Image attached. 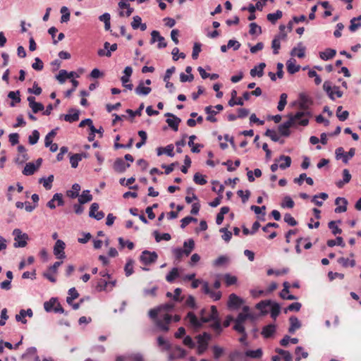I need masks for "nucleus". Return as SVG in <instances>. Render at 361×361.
<instances>
[{
  "label": "nucleus",
  "mask_w": 361,
  "mask_h": 361,
  "mask_svg": "<svg viewBox=\"0 0 361 361\" xmlns=\"http://www.w3.org/2000/svg\"><path fill=\"white\" fill-rule=\"evenodd\" d=\"M57 303L56 298H52L49 301L45 302L44 303V310L49 312L51 311H54L56 304Z\"/></svg>",
  "instance_id": "4c0bfd02"
},
{
  "label": "nucleus",
  "mask_w": 361,
  "mask_h": 361,
  "mask_svg": "<svg viewBox=\"0 0 361 361\" xmlns=\"http://www.w3.org/2000/svg\"><path fill=\"white\" fill-rule=\"evenodd\" d=\"M143 109H144V104L142 103L140 105L139 108L137 109V111H134L131 109H127L126 113H128L131 118H134L136 116H140L142 114V111L143 110Z\"/></svg>",
  "instance_id": "13d9d810"
},
{
  "label": "nucleus",
  "mask_w": 361,
  "mask_h": 361,
  "mask_svg": "<svg viewBox=\"0 0 361 361\" xmlns=\"http://www.w3.org/2000/svg\"><path fill=\"white\" fill-rule=\"evenodd\" d=\"M283 13L280 10H277L275 13H269L267 18L271 23L274 24L279 19L281 18Z\"/></svg>",
  "instance_id": "c85d7f7f"
},
{
  "label": "nucleus",
  "mask_w": 361,
  "mask_h": 361,
  "mask_svg": "<svg viewBox=\"0 0 361 361\" xmlns=\"http://www.w3.org/2000/svg\"><path fill=\"white\" fill-rule=\"evenodd\" d=\"M130 166V164L129 163H126L121 158H117L114 163L113 169L116 172L122 173L125 172Z\"/></svg>",
  "instance_id": "f8f14e48"
},
{
  "label": "nucleus",
  "mask_w": 361,
  "mask_h": 361,
  "mask_svg": "<svg viewBox=\"0 0 361 361\" xmlns=\"http://www.w3.org/2000/svg\"><path fill=\"white\" fill-rule=\"evenodd\" d=\"M53 181H54V176L53 175L49 176L48 178H42L39 180V182L40 183L43 184V186L47 190H50L51 188V186H52L51 183Z\"/></svg>",
  "instance_id": "473e14b6"
},
{
  "label": "nucleus",
  "mask_w": 361,
  "mask_h": 361,
  "mask_svg": "<svg viewBox=\"0 0 361 361\" xmlns=\"http://www.w3.org/2000/svg\"><path fill=\"white\" fill-rule=\"evenodd\" d=\"M193 180L196 184L200 185H204L207 183V180L204 178V176L200 173H195Z\"/></svg>",
  "instance_id": "09e8293b"
},
{
  "label": "nucleus",
  "mask_w": 361,
  "mask_h": 361,
  "mask_svg": "<svg viewBox=\"0 0 361 361\" xmlns=\"http://www.w3.org/2000/svg\"><path fill=\"white\" fill-rule=\"evenodd\" d=\"M82 159V154H75L72 155L70 157V163L71 164V166L73 168L75 169L78 165V162L80 161H81Z\"/></svg>",
  "instance_id": "79ce46f5"
},
{
  "label": "nucleus",
  "mask_w": 361,
  "mask_h": 361,
  "mask_svg": "<svg viewBox=\"0 0 361 361\" xmlns=\"http://www.w3.org/2000/svg\"><path fill=\"white\" fill-rule=\"evenodd\" d=\"M271 304L272 301L271 300H262L256 305V308L260 310L263 314H265L267 311H264V310Z\"/></svg>",
  "instance_id": "58836bf2"
},
{
  "label": "nucleus",
  "mask_w": 361,
  "mask_h": 361,
  "mask_svg": "<svg viewBox=\"0 0 361 361\" xmlns=\"http://www.w3.org/2000/svg\"><path fill=\"white\" fill-rule=\"evenodd\" d=\"M288 72L290 74H294L296 72L299 71L300 66L299 65H296V61L295 59H289L286 63Z\"/></svg>",
  "instance_id": "5701e85b"
},
{
  "label": "nucleus",
  "mask_w": 361,
  "mask_h": 361,
  "mask_svg": "<svg viewBox=\"0 0 361 361\" xmlns=\"http://www.w3.org/2000/svg\"><path fill=\"white\" fill-rule=\"evenodd\" d=\"M69 114H61L60 116V118H63L66 121L69 123H73L75 121H78L79 119V110L75 109H70Z\"/></svg>",
  "instance_id": "4468645a"
},
{
  "label": "nucleus",
  "mask_w": 361,
  "mask_h": 361,
  "mask_svg": "<svg viewBox=\"0 0 361 361\" xmlns=\"http://www.w3.org/2000/svg\"><path fill=\"white\" fill-rule=\"evenodd\" d=\"M290 55L293 56H297L300 59L304 58L305 56V47L302 46L301 42L298 43V46L291 50Z\"/></svg>",
  "instance_id": "a211bd4d"
},
{
  "label": "nucleus",
  "mask_w": 361,
  "mask_h": 361,
  "mask_svg": "<svg viewBox=\"0 0 361 361\" xmlns=\"http://www.w3.org/2000/svg\"><path fill=\"white\" fill-rule=\"evenodd\" d=\"M158 255L155 252L145 250L142 252L140 259L145 265H149L157 261Z\"/></svg>",
  "instance_id": "0eeeda50"
},
{
  "label": "nucleus",
  "mask_w": 361,
  "mask_h": 361,
  "mask_svg": "<svg viewBox=\"0 0 361 361\" xmlns=\"http://www.w3.org/2000/svg\"><path fill=\"white\" fill-rule=\"evenodd\" d=\"M37 167H35V164L32 162H29L26 164L24 169L23 171V173L25 176H31L34 174V173L37 171Z\"/></svg>",
  "instance_id": "bb28decb"
},
{
  "label": "nucleus",
  "mask_w": 361,
  "mask_h": 361,
  "mask_svg": "<svg viewBox=\"0 0 361 361\" xmlns=\"http://www.w3.org/2000/svg\"><path fill=\"white\" fill-rule=\"evenodd\" d=\"M301 307H302L301 303H300L298 302H293V303H291L290 305H289L287 307V308L285 309L284 312L287 313L288 311L298 312L300 310Z\"/></svg>",
  "instance_id": "5fc2aeb1"
},
{
  "label": "nucleus",
  "mask_w": 361,
  "mask_h": 361,
  "mask_svg": "<svg viewBox=\"0 0 361 361\" xmlns=\"http://www.w3.org/2000/svg\"><path fill=\"white\" fill-rule=\"evenodd\" d=\"M243 303V300L235 293H231L228 297V307L230 309H238Z\"/></svg>",
  "instance_id": "9b49d317"
},
{
  "label": "nucleus",
  "mask_w": 361,
  "mask_h": 361,
  "mask_svg": "<svg viewBox=\"0 0 361 361\" xmlns=\"http://www.w3.org/2000/svg\"><path fill=\"white\" fill-rule=\"evenodd\" d=\"M149 317L152 319L156 326L161 331L167 332L169 330V324L171 323V315L168 313H162L159 308L151 309L149 311Z\"/></svg>",
  "instance_id": "f03ea898"
},
{
  "label": "nucleus",
  "mask_w": 361,
  "mask_h": 361,
  "mask_svg": "<svg viewBox=\"0 0 361 361\" xmlns=\"http://www.w3.org/2000/svg\"><path fill=\"white\" fill-rule=\"evenodd\" d=\"M343 107L341 106H338L336 110V116L341 121H345L349 116V112L348 111H341Z\"/></svg>",
  "instance_id": "f704fd0d"
},
{
  "label": "nucleus",
  "mask_w": 361,
  "mask_h": 361,
  "mask_svg": "<svg viewBox=\"0 0 361 361\" xmlns=\"http://www.w3.org/2000/svg\"><path fill=\"white\" fill-rule=\"evenodd\" d=\"M13 235L15 236V243L13 244L15 247H24L26 246L27 240L28 239V235L26 233H23L20 229L16 228L13 231Z\"/></svg>",
  "instance_id": "39448f33"
},
{
  "label": "nucleus",
  "mask_w": 361,
  "mask_h": 361,
  "mask_svg": "<svg viewBox=\"0 0 361 361\" xmlns=\"http://www.w3.org/2000/svg\"><path fill=\"white\" fill-rule=\"evenodd\" d=\"M92 200V195L90 193V190H84L78 199L80 204L90 202Z\"/></svg>",
  "instance_id": "7c9ffc66"
},
{
  "label": "nucleus",
  "mask_w": 361,
  "mask_h": 361,
  "mask_svg": "<svg viewBox=\"0 0 361 361\" xmlns=\"http://www.w3.org/2000/svg\"><path fill=\"white\" fill-rule=\"evenodd\" d=\"M80 190V185L78 183H75L72 186V189L67 191V195L71 198H75L79 195Z\"/></svg>",
  "instance_id": "2f4dec72"
},
{
  "label": "nucleus",
  "mask_w": 361,
  "mask_h": 361,
  "mask_svg": "<svg viewBox=\"0 0 361 361\" xmlns=\"http://www.w3.org/2000/svg\"><path fill=\"white\" fill-rule=\"evenodd\" d=\"M197 353L199 355L203 354L208 348V343L212 338V336L204 332L202 334L199 335L197 337Z\"/></svg>",
  "instance_id": "20e7f679"
},
{
  "label": "nucleus",
  "mask_w": 361,
  "mask_h": 361,
  "mask_svg": "<svg viewBox=\"0 0 361 361\" xmlns=\"http://www.w3.org/2000/svg\"><path fill=\"white\" fill-rule=\"evenodd\" d=\"M224 279L227 286H230L231 285L236 283L238 281L236 276H232L230 274H224Z\"/></svg>",
  "instance_id": "49530a36"
},
{
  "label": "nucleus",
  "mask_w": 361,
  "mask_h": 361,
  "mask_svg": "<svg viewBox=\"0 0 361 361\" xmlns=\"http://www.w3.org/2000/svg\"><path fill=\"white\" fill-rule=\"evenodd\" d=\"M294 202L291 197L290 196H286L281 205L283 207L291 209L294 207Z\"/></svg>",
  "instance_id": "338daca9"
},
{
  "label": "nucleus",
  "mask_w": 361,
  "mask_h": 361,
  "mask_svg": "<svg viewBox=\"0 0 361 361\" xmlns=\"http://www.w3.org/2000/svg\"><path fill=\"white\" fill-rule=\"evenodd\" d=\"M276 332V326L274 324H269L263 327L262 335L267 338L271 337Z\"/></svg>",
  "instance_id": "412c9836"
},
{
  "label": "nucleus",
  "mask_w": 361,
  "mask_h": 361,
  "mask_svg": "<svg viewBox=\"0 0 361 361\" xmlns=\"http://www.w3.org/2000/svg\"><path fill=\"white\" fill-rule=\"evenodd\" d=\"M295 355H296L295 361H300V359H301V357L300 355V354H301L302 357H303V358H306L308 356V353L307 352L304 351L303 348L302 347H300V346H298L295 348Z\"/></svg>",
  "instance_id": "de8ad7c7"
},
{
  "label": "nucleus",
  "mask_w": 361,
  "mask_h": 361,
  "mask_svg": "<svg viewBox=\"0 0 361 361\" xmlns=\"http://www.w3.org/2000/svg\"><path fill=\"white\" fill-rule=\"evenodd\" d=\"M271 307V317L276 319V317L279 316L281 312V307L279 303L273 302L272 304L270 305Z\"/></svg>",
  "instance_id": "c756f323"
},
{
  "label": "nucleus",
  "mask_w": 361,
  "mask_h": 361,
  "mask_svg": "<svg viewBox=\"0 0 361 361\" xmlns=\"http://www.w3.org/2000/svg\"><path fill=\"white\" fill-rule=\"evenodd\" d=\"M287 94L286 93H282L280 95V100L279 102L277 109L279 111H281L284 109L285 106L287 104Z\"/></svg>",
  "instance_id": "c03bdc74"
},
{
  "label": "nucleus",
  "mask_w": 361,
  "mask_h": 361,
  "mask_svg": "<svg viewBox=\"0 0 361 361\" xmlns=\"http://www.w3.org/2000/svg\"><path fill=\"white\" fill-rule=\"evenodd\" d=\"M336 158L337 159H341V157L343 158V161L345 163V164H347L348 163V157H347V155L344 153V150L343 149V147H338L336 149Z\"/></svg>",
  "instance_id": "8fccbe9b"
},
{
  "label": "nucleus",
  "mask_w": 361,
  "mask_h": 361,
  "mask_svg": "<svg viewBox=\"0 0 361 361\" xmlns=\"http://www.w3.org/2000/svg\"><path fill=\"white\" fill-rule=\"evenodd\" d=\"M276 352L283 358L284 361H292L293 357L290 352L281 348H276Z\"/></svg>",
  "instance_id": "c9c22d12"
},
{
  "label": "nucleus",
  "mask_w": 361,
  "mask_h": 361,
  "mask_svg": "<svg viewBox=\"0 0 361 361\" xmlns=\"http://www.w3.org/2000/svg\"><path fill=\"white\" fill-rule=\"evenodd\" d=\"M66 244L61 240H57L54 246V254L57 259H62L66 258V254L64 252Z\"/></svg>",
  "instance_id": "1a4fd4ad"
},
{
  "label": "nucleus",
  "mask_w": 361,
  "mask_h": 361,
  "mask_svg": "<svg viewBox=\"0 0 361 361\" xmlns=\"http://www.w3.org/2000/svg\"><path fill=\"white\" fill-rule=\"evenodd\" d=\"M118 240L121 248H123L126 245L129 250H133L134 248V243L133 242L129 240L126 242L121 237L118 238Z\"/></svg>",
  "instance_id": "e2e57ef3"
},
{
  "label": "nucleus",
  "mask_w": 361,
  "mask_h": 361,
  "mask_svg": "<svg viewBox=\"0 0 361 361\" xmlns=\"http://www.w3.org/2000/svg\"><path fill=\"white\" fill-rule=\"evenodd\" d=\"M133 262L132 259H128L124 268L126 276H130L133 273Z\"/></svg>",
  "instance_id": "37998d69"
},
{
  "label": "nucleus",
  "mask_w": 361,
  "mask_h": 361,
  "mask_svg": "<svg viewBox=\"0 0 361 361\" xmlns=\"http://www.w3.org/2000/svg\"><path fill=\"white\" fill-rule=\"evenodd\" d=\"M300 106L302 109L304 110L303 112L305 113V115H308V112L305 111L307 109H308V106L310 104V99L305 96V95H300Z\"/></svg>",
  "instance_id": "cd10ccee"
},
{
  "label": "nucleus",
  "mask_w": 361,
  "mask_h": 361,
  "mask_svg": "<svg viewBox=\"0 0 361 361\" xmlns=\"http://www.w3.org/2000/svg\"><path fill=\"white\" fill-rule=\"evenodd\" d=\"M32 67L36 71H42L44 67L42 61L38 57L35 58V62L32 64Z\"/></svg>",
  "instance_id": "774afa93"
},
{
  "label": "nucleus",
  "mask_w": 361,
  "mask_h": 361,
  "mask_svg": "<svg viewBox=\"0 0 361 361\" xmlns=\"http://www.w3.org/2000/svg\"><path fill=\"white\" fill-rule=\"evenodd\" d=\"M99 204L94 202L91 204L90 208L89 216L97 220H101L104 217V213L102 211H98Z\"/></svg>",
  "instance_id": "ddd939ff"
},
{
  "label": "nucleus",
  "mask_w": 361,
  "mask_h": 361,
  "mask_svg": "<svg viewBox=\"0 0 361 361\" xmlns=\"http://www.w3.org/2000/svg\"><path fill=\"white\" fill-rule=\"evenodd\" d=\"M328 226L334 235L341 234L342 232V230L336 226V223L334 221L329 222Z\"/></svg>",
  "instance_id": "6e6d98bb"
},
{
  "label": "nucleus",
  "mask_w": 361,
  "mask_h": 361,
  "mask_svg": "<svg viewBox=\"0 0 361 361\" xmlns=\"http://www.w3.org/2000/svg\"><path fill=\"white\" fill-rule=\"evenodd\" d=\"M250 35H255V34H261L262 33V28L260 26L257 25L255 23H251L250 24Z\"/></svg>",
  "instance_id": "680f3d73"
},
{
  "label": "nucleus",
  "mask_w": 361,
  "mask_h": 361,
  "mask_svg": "<svg viewBox=\"0 0 361 361\" xmlns=\"http://www.w3.org/2000/svg\"><path fill=\"white\" fill-rule=\"evenodd\" d=\"M262 354H263V353H262V350L261 348H258L255 350H247L245 352V355L247 357H250L252 358H256V359L260 358L262 356Z\"/></svg>",
  "instance_id": "72a5a7b5"
},
{
  "label": "nucleus",
  "mask_w": 361,
  "mask_h": 361,
  "mask_svg": "<svg viewBox=\"0 0 361 361\" xmlns=\"http://www.w3.org/2000/svg\"><path fill=\"white\" fill-rule=\"evenodd\" d=\"M305 114V112L298 111L295 115H289V119L279 126L278 128L280 134L285 137L289 136L290 133L289 128L297 123L306 126L309 123V120L308 118H303Z\"/></svg>",
  "instance_id": "f257e3e1"
},
{
  "label": "nucleus",
  "mask_w": 361,
  "mask_h": 361,
  "mask_svg": "<svg viewBox=\"0 0 361 361\" xmlns=\"http://www.w3.org/2000/svg\"><path fill=\"white\" fill-rule=\"evenodd\" d=\"M152 89L149 87H145L143 82H140L138 86L135 89V92L138 95H147L150 93Z\"/></svg>",
  "instance_id": "393cba45"
},
{
  "label": "nucleus",
  "mask_w": 361,
  "mask_h": 361,
  "mask_svg": "<svg viewBox=\"0 0 361 361\" xmlns=\"http://www.w3.org/2000/svg\"><path fill=\"white\" fill-rule=\"evenodd\" d=\"M289 286H289V283L288 282H284L283 283V289L281 292L280 296L281 297V298H283L284 300H296L297 298L295 295H286V293H289Z\"/></svg>",
  "instance_id": "b1692460"
},
{
  "label": "nucleus",
  "mask_w": 361,
  "mask_h": 361,
  "mask_svg": "<svg viewBox=\"0 0 361 361\" xmlns=\"http://www.w3.org/2000/svg\"><path fill=\"white\" fill-rule=\"evenodd\" d=\"M61 261L56 262L52 266L49 267L48 271L43 274V276L49 281L55 283L56 279L53 276L54 274L57 273L58 268L62 264Z\"/></svg>",
  "instance_id": "9d476101"
},
{
  "label": "nucleus",
  "mask_w": 361,
  "mask_h": 361,
  "mask_svg": "<svg viewBox=\"0 0 361 361\" xmlns=\"http://www.w3.org/2000/svg\"><path fill=\"white\" fill-rule=\"evenodd\" d=\"M179 276L178 269L176 267L172 269V270L166 275V280L172 283L177 277Z\"/></svg>",
  "instance_id": "e433bc0d"
},
{
  "label": "nucleus",
  "mask_w": 361,
  "mask_h": 361,
  "mask_svg": "<svg viewBox=\"0 0 361 361\" xmlns=\"http://www.w3.org/2000/svg\"><path fill=\"white\" fill-rule=\"evenodd\" d=\"M108 287V281L104 280V279H100L99 280V281L97 282V290L98 291H103V290H105Z\"/></svg>",
  "instance_id": "69168bd1"
},
{
  "label": "nucleus",
  "mask_w": 361,
  "mask_h": 361,
  "mask_svg": "<svg viewBox=\"0 0 361 361\" xmlns=\"http://www.w3.org/2000/svg\"><path fill=\"white\" fill-rule=\"evenodd\" d=\"M271 48L274 54H279V50L281 48V42L279 37H275L271 42Z\"/></svg>",
  "instance_id": "052dcab7"
},
{
  "label": "nucleus",
  "mask_w": 361,
  "mask_h": 361,
  "mask_svg": "<svg viewBox=\"0 0 361 361\" xmlns=\"http://www.w3.org/2000/svg\"><path fill=\"white\" fill-rule=\"evenodd\" d=\"M224 106L221 104H217L214 107L208 106L204 108V111L208 116H207V121L212 123L216 122V118L214 116L217 114V111H222Z\"/></svg>",
  "instance_id": "6e6552de"
},
{
  "label": "nucleus",
  "mask_w": 361,
  "mask_h": 361,
  "mask_svg": "<svg viewBox=\"0 0 361 361\" xmlns=\"http://www.w3.org/2000/svg\"><path fill=\"white\" fill-rule=\"evenodd\" d=\"M289 322L290 326L288 328V332L290 334H293L296 330L301 327V322L296 317H290L289 318Z\"/></svg>",
  "instance_id": "f3484780"
},
{
  "label": "nucleus",
  "mask_w": 361,
  "mask_h": 361,
  "mask_svg": "<svg viewBox=\"0 0 361 361\" xmlns=\"http://www.w3.org/2000/svg\"><path fill=\"white\" fill-rule=\"evenodd\" d=\"M190 325L195 329L200 328L204 323L212 320L218 319V311L216 306H212L210 308V313L207 316H202V321H199L198 318L192 312H189L185 317Z\"/></svg>",
  "instance_id": "7ed1b4c3"
},
{
  "label": "nucleus",
  "mask_w": 361,
  "mask_h": 361,
  "mask_svg": "<svg viewBox=\"0 0 361 361\" xmlns=\"http://www.w3.org/2000/svg\"><path fill=\"white\" fill-rule=\"evenodd\" d=\"M180 121V118H178L177 116H173V118H168L166 119V123H168L169 126H170L174 131H178V125Z\"/></svg>",
  "instance_id": "a878e982"
},
{
  "label": "nucleus",
  "mask_w": 361,
  "mask_h": 361,
  "mask_svg": "<svg viewBox=\"0 0 361 361\" xmlns=\"http://www.w3.org/2000/svg\"><path fill=\"white\" fill-rule=\"evenodd\" d=\"M329 247H334L335 245H339L341 247L345 246V243H343V238L340 236L337 237L336 240H329L326 243Z\"/></svg>",
  "instance_id": "a18cd8bd"
},
{
  "label": "nucleus",
  "mask_w": 361,
  "mask_h": 361,
  "mask_svg": "<svg viewBox=\"0 0 361 361\" xmlns=\"http://www.w3.org/2000/svg\"><path fill=\"white\" fill-rule=\"evenodd\" d=\"M338 262L344 267L348 266L353 267L355 266V261L354 259L349 260L348 258L340 257L338 259Z\"/></svg>",
  "instance_id": "a19ab883"
},
{
  "label": "nucleus",
  "mask_w": 361,
  "mask_h": 361,
  "mask_svg": "<svg viewBox=\"0 0 361 361\" xmlns=\"http://www.w3.org/2000/svg\"><path fill=\"white\" fill-rule=\"evenodd\" d=\"M39 138V133L37 130H34L28 137L29 143L32 145H35Z\"/></svg>",
  "instance_id": "3c124183"
},
{
  "label": "nucleus",
  "mask_w": 361,
  "mask_h": 361,
  "mask_svg": "<svg viewBox=\"0 0 361 361\" xmlns=\"http://www.w3.org/2000/svg\"><path fill=\"white\" fill-rule=\"evenodd\" d=\"M154 235L157 242H159L161 240H169L171 238L169 233H163L161 235H160L157 231H154Z\"/></svg>",
  "instance_id": "864d4df0"
},
{
  "label": "nucleus",
  "mask_w": 361,
  "mask_h": 361,
  "mask_svg": "<svg viewBox=\"0 0 361 361\" xmlns=\"http://www.w3.org/2000/svg\"><path fill=\"white\" fill-rule=\"evenodd\" d=\"M152 39L151 43L153 44L156 41H158V48L162 49L165 48L167 46V43L165 42V39L164 37L161 36L159 31L153 30L151 33Z\"/></svg>",
  "instance_id": "2eb2a0df"
},
{
  "label": "nucleus",
  "mask_w": 361,
  "mask_h": 361,
  "mask_svg": "<svg viewBox=\"0 0 361 361\" xmlns=\"http://www.w3.org/2000/svg\"><path fill=\"white\" fill-rule=\"evenodd\" d=\"M266 64L264 63H260L258 66H255L250 70V75L252 77H262L264 74V68Z\"/></svg>",
  "instance_id": "4be33fe9"
},
{
  "label": "nucleus",
  "mask_w": 361,
  "mask_h": 361,
  "mask_svg": "<svg viewBox=\"0 0 361 361\" xmlns=\"http://www.w3.org/2000/svg\"><path fill=\"white\" fill-rule=\"evenodd\" d=\"M264 135L269 137L274 142H278L279 140V136L274 130L267 129L264 133Z\"/></svg>",
  "instance_id": "bf43d9fd"
},
{
  "label": "nucleus",
  "mask_w": 361,
  "mask_h": 361,
  "mask_svg": "<svg viewBox=\"0 0 361 361\" xmlns=\"http://www.w3.org/2000/svg\"><path fill=\"white\" fill-rule=\"evenodd\" d=\"M157 343L159 346L163 347L166 350H169L171 348V344L168 341H165L161 336H159L157 338Z\"/></svg>",
  "instance_id": "4d7b16f0"
},
{
  "label": "nucleus",
  "mask_w": 361,
  "mask_h": 361,
  "mask_svg": "<svg viewBox=\"0 0 361 361\" xmlns=\"http://www.w3.org/2000/svg\"><path fill=\"white\" fill-rule=\"evenodd\" d=\"M336 54V49L328 48L324 51L319 52V57L324 61H328L333 59Z\"/></svg>",
  "instance_id": "aec40b11"
},
{
  "label": "nucleus",
  "mask_w": 361,
  "mask_h": 361,
  "mask_svg": "<svg viewBox=\"0 0 361 361\" xmlns=\"http://www.w3.org/2000/svg\"><path fill=\"white\" fill-rule=\"evenodd\" d=\"M281 162L279 164V168L282 170H284L288 167H290L291 164V158L288 156L281 155L278 159H276V162Z\"/></svg>",
  "instance_id": "6ab92c4d"
},
{
  "label": "nucleus",
  "mask_w": 361,
  "mask_h": 361,
  "mask_svg": "<svg viewBox=\"0 0 361 361\" xmlns=\"http://www.w3.org/2000/svg\"><path fill=\"white\" fill-rule=\"evenodd\" d=\"M323 89L327 93L329 98L334 100V92L332 90L331 84L329 81H325L323 84Z\"/></svg>",
  "instance_id": "ea45409f"
},
{
  "label": "nucleus",
  "mask_w": 361,
  "mask_h": 361,
  "mask_svg": "<svg viewBox=\"0 0 361 361\" xmlns=\"http://www.w3.org/2000/svg\"><path fill=\"white\" fill-rule=\"evenodd\" d=\"M335 204L338 205L335 209L336 213H342L347 210L348 201L345 198L340 197H337L335 200Z\"/></svg>",
  "instance_id": "dca6fc26"
},
{
  "label": "nucleus",
  "mask_w": 361,
  "mask_h": 361,
  "mask_svg": "<svg viewBox=\"0 0 361 361\" xmlns=\"http://www.w3.org/2000/svg\"><path fill=\"white\" fill-rule=\"evenodd\" d=\"M201 51V44L195 42L193 46L192 58L193 59H197L198 58L199 54Z\"/></svg>",
  "instance_id": "0e129e2a"
},
{
  "label": "nucleus",
  "mask_w": 361,
  "mask_h": 361,
  "mask_svg": "<svg viewBox=\"0 0 361 361\" xmlns=\"http://www.w3.org/2000/svg\"><path fill=\"white\" fill-rule=\"evenodd\" d=\"M138 135L142 139V141H140V142H137L136 144V147L137 148H140L141 147H142L146 143V141H147V133L145 131L140 130V131H138Z\"/></svg>",
  "instance_id": "603ef678"
},
{
  "label": "nucleus",
  "mask_w": 361,
  "mask_h": 361,
  "mask_svg": "<svg viewBox=\"0 0 361 361\" xmlns=\"http://www.w3.org/2000/svg\"><path fill=\"white\" fill-rule=\"evenodd\" d=\"M195 247V242L192 239H189V249L175 248L173 253L176 259L180 262L183 256L188 257Z\"/></svg>",
  "instance_id": "423d86ee"
}]
</instances>
